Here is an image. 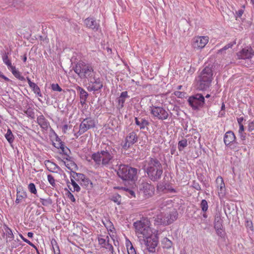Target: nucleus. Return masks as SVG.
I'll return each mask as SVG.
<instances>
[{
    "mask_svg": "<svg viewBox=\"0 0 254 254\" xmlns=\"http://www.w3.org/2000/svg\"><path fill=\"white\" fill-rule=\"evenodd\" d=\"M27 194L26 191L22 190L20 191V189H17L16 199L15 203L18 204L22 198H26Z\"/></svg>",
    "mask_w": 254,
    "mask_h": 254,
    "instance_id": "obj_30",
    "label": "nucleus"
},
{
    "mask_svg": "<svg viewBox=\"0 0 254 254\" xmlns=\"http://www.w3.org/2000/svg\"><path fill=\"white\" fill-rule=\"evenodd\" d=\"M235 44V43H230L225 46L223 48L220 49L218 51V53H222L223 51L226 50L230 48H232V46Z\"/></svg>",
    "mask_w": 254,
    "mask_h": 254,
    "instance_id": "obj_52",
    "label": "nucleus"
},
{
    "mask_svg": "<svg viewBox=\"0 0 254 254\" xmlns=\"http://www.w3.org/2000/svg\"><path fill=\"white\" fill-rule=\"evenodd\" d=\"M140 190L144 196L146 198H148L152 196L154 194L155 188L151 184L145 182L141 184Z\"/></svg>",
    "mask_w": 254,
    "mask_h": 254,
    "instance_id": "obj_12",
    "label": "nucleus"
},
{
    "mask_svg": "<svg viewBox=\"0 0 254 254\" xmlns=\"http://www.w3.org/2000/svg\"><path fill=\"white\" fill-rule=\"evenodd\" d=\"M147 177L151 181L158 182L163 174V166L160 161L156 158L149 157L143 167Z\"/></svg>",
    "mask_w": 254,
    "mask_h": 254,
    "instance_id": "obj_1",
    "label": "nucleus"
},
{
    "mask_svg": "<svg viewBox=\"0 0 254 254\" xmlns=\"http://www.w3.org/2000/svg\"><path fill=\"white\" fill-rule=\"evenodd\" d=\"M60 149L61 150L62 152L64 155H67V153H71L70 149L68 147L65 146V145L64 146H63V147H62V148H60Z\"/></svg>",
    "mask_w": 254,
    "mask_h": 254,
    "instance_id": "obj_55",
    "label": "nucleus"
},
{
    "mask_svg": "<svg viewBox=\"0 0 254 254\" xmlns=\"http://www.w3.org/2000/svg\"><path fill=\"white\" fill-rule=\"evenodd\" d=\"M192 187L197 190H201V187L198 183L196 182L195 181H193L192 182Z\"/></svg>",
    "mask_w": 254,
    "mask_h": 254,
    "instance_id": "obj_58",
    "label": "nucleus"
},
{
    "mask_svg": "<svg viewBox=\"0 0 254 254\" xmlns=\"http://www.w3.org/2000/svg\"><path fill=\"white\" fill-rule=\"evenodd\" d=\"M40 201L42 204L44 206H48L52 204L53 203L52 199L50 197H48L47 199L40 198Z\"/></svg>",
    "mask_w": 254,
    "mask_h": 254,
    "instance_id": "obj_41",
    "label": "nucleus"
},
{
    "mask_svg": "<svg viewBox=\"0 0 254 254\" xmlns=\"http://www.w3.org/2000/svg\"><path fill=\"white\" fill-rule=\"evenodd\" d=\"M8 69L10 70L12 74L14 75L16 78H19L20 76L19 72L16 69L15 66L11 65L9 67Z\"/></svg>",
    "mask_w": 254,
    "mask_h": 254,
    "instance_id": "obj_40",
    "label": "nucleus"
},
{
    "mask_svg": "<svg viewBox=\"0 0 254 254\" xmlns=\"http://www.w3.org/2000/svg\"><path fill=\"white\" fill-rule=\"evenodd\" d=\"M111 200L119 205L121 202V196L118 194H115L112 196Z\"/></svg>",
    "mask_w": 254,
    "mask_h": 254,
    "instance_id": "obj_45",
    "label": "nucleus"
},
{
    "mask_svg": "<svg viewBox=\"0 0 254 254\" xmlns=\"http://www.w3.org/2000/svg\"><path fill=\"white\" fill-rule=\"evenodd\" d=\"M236 137L232 131H227L224 136V142L226 146L235 141Z\"/></svg>",
    "mask_w": 254,
    "mask_h": 254,
    "instance_id": "obj_21",
    "label": "nucleus"
},
{
    "mask_svg": "<svg viewBox=\"0 0 254 254\" xmlns=\"http://www.w3.org/2000/svg\"><path fill=\"white\" fill-rule=\"evenodd\" d=\"M150 112L151 114L159 120H166L168 117V113L162 107L155 106L151 107Z\"/></svg>",
    "mask_w": 254,
    "mask_h": 254,
    "instance_id": "obj_11",
    "label": "nucleus"
},
{
    "mask_svg": "<svg viewBox=\"0 0 254 254\" xmlns=\"http://www.w3.org/2000/svg\"><path fill=\"white\" fill-rule=\"evenodd\" d=\"M103 223L105 227L107 228L108 231L111 232L113 231V229H115L114 226L112 222L109 220L106 219L105 221H103Z\"/></svg>",
    "mask_w": 254,
    "mask_h": 254,
    "instance_id": "obj_37",
    "label": "nucleus"
},
{
    "mask_svg": "<svg viewBox=\"0 0 254 254\" xmlns=\"http://www.w3.org/2000/svg\"><path fill=\"white\" fill-rule=\"evenodd\" d=\"M115 150L109 145L100 151L93 153L91 159L93 160L97 165L102 167H108L114 160Z\"/></svg>",
    "mask_w": 254,
    "mask_h": 254,
    "instance_id": "obj_2",
    "label": "nucleus"
},
{
    "mask_svg": "<svg viewBox=\"0 0 254 254\" xmlns=\"http://www.w3.org/2000/svg\"><path fill=\"white\" fill-rule=\"evenodd\" d=\"M209 38L207 36H197L192 39V46L194 49L201 50L208 43Z\"/></svg>",
    "mask_w": 254,
    "mask_h": 254,
    "instance_id": "obj_8",
    "label": "nucleus"
},
{
    "mask_svg": "<svg viewBox=\"0 0 254 254\" xmlns=\"http://www.w3.org/2000/svg\"><path fill=\"white\" fill-rule=\"evenodd\" d=\"M103 87V83L100 80L91 81L87 89L89 91H98Z\"/></svg>",
    "mask_w": 254,
    "mask_h": 254,
    "instance_id": "obj_23",
    "label": "nucleus"
},
{
    "mask_svg": "<svg viewBox=\"0 0 254 254\" xmlns=\"http://www.w3.org/2000/svg\"><path fill=\"white\" fill-rule=\"evenodd\" d=\"M216 183L218 190L219 193H223L225 190V186L223 178L219 176L216 180Z\"/></svg>",
    "mask_w": 254,
    "mask_h": 254,
    "instance_id": "obj_24",
    "label": "nucleus"
},
{
    "mask_svg": "<svg viewBox=\"0 0 254 254\" xmlns=\"http://www.w3.org/2000/svg\"><path fill=\"white\" fill-rule=\"evenodd\" d=\"M174 94L178 98H182L184 97L185 93L180 91H175Z\"/></svg>",
    "mask_w": 254,
    "mask_h": 254,
    "instance_id": "obj_61",
    "label": "nucleus"
},
{
    "mask_svg": "<svg viewBox=\"0 0 254 254\" xmlns=\"http://www.w3.org/2000/svg\"><path fill=\"white\" fill-rule=\"evenodd\" d=\"M74 70L81 78H91L94 73L92 66L82 61H79L76 64Z\"/></svg>",
    "mask_w": 254,
    "mask_h": 254,
    "instance_id": "obj_5",
    "label": "nucleus"
},
{
    "mask_svg": "<svg viewBox=\"0 0 254 254\" xmlns=\"http://www.w3.org/2000/svg\"><path fill=\"white\" fill-rule=\"evenodd\" d=\"M254 130V121L250 123L248 126V131L252 132Z\"/></svg>",
    "mask_w": 254,
    "mask_h": 254,
    "instance_id": "obj_62",
    "label": "nucleus"
},
{
    "mask_svg": "<svg viewBox=\"0 0 254 254\" xmlns=\"http://www.w3.org/2000/svg\"><path fill=\"white\" fill-rule=\"evenodd\" d=\"M138 170L135 168L131 167L128 165L121 164L117 172L118 176L123 181H135L137 180V173Z\"/></svg>",
    "mask_w": 254,
    "mask_h": 254,
    "instance_id": "obj_3",
    "label": "nucleus"
},
{
    "mask_svg": "<svg viewBox=\"0 0 254 254\" xmlns=\"http://www.w3.org/2000/svg\"><path fill=\"white\" fill-rule=\"evenodd\" d=\"M227 146L233 150L238 151L239 148V143L237 141L236 139L235 141H233L232 143H230V144H228Z\"/></svg>",
    "mask_w": 254,
    "mask_h": 254,
    "instance_id": "obj_39",
    "label": "nucleus"
},
{
    "mask_svg": "<svg viewBox=\"0 0 254 254\" xmlns=\"http://www.w3.org/2000/svg\"><path fill=\"white\" fill-rule=\"evenodd\" d=\"M66 194L67 197L70 199L72 202H74L75 201L74 195L69 191L68 190Z\"/></svg>",
    "mask_w": 254,
    "mask_h": 254,
    "instance_id": "obj_59",
    "label": "nucleus"
},
{
    "mask_svg": "<svg viewBox=\"0 0 254 254\" xmlns=\"http://www.w3.org/2000/svg\"><path fill=\"white\" fill-rule=\"evenodd\" d=\"M64 162V164L65 166H66V167L68 169L71 170V171H72V167H77L76 164L72 160H71L70 161H69V163H67V164H66V163L65 162Z\"/></svg>",
    "mask_w": 254,
    "mask_h": 254,
    "instance_id": "obj_50",
    "label": "nucleus"
},
{
    "mask_svg": "<svg viewBox=\"0 0 254 254\" xmlns=\"http://www.w3.org/2000/svg\"><path fill=\"white\" fill-rule=\"evenodd\" d=\"M2 60L3 63L9 67L10 66L12 65L11 62L10 60L8 59V56L7 54H5L2 57Z\"/></svg>",
    "mask_w": 254,
    "mask_h": 254,
    "instance_id": "obj_48",
    "label": "nucleus"
},
{
    "mask_svg": "<svg viewBox=\"0 0 254 254\" xmlns=\"http://www.w3.org/2000/svg\"><path fill=\"white\" fill-rule=\"evenodd\" d=\"M125 102V99L119 97L118 98V103L120 108H122L124 107Z\"/></svg>",
    "mask_w": 254,
    "mask_h": 254,
    "instance_id": "obj_60",
    "label": "nucleus"
},
{
    "mask_svg": "<svg viewBox=\"0 0 254 254\" xmlns=\"http://www.w3.org/2000/svg\"><path fill=\"white\" fill-rule=\"evenodd\" d=\"M244 13V10L242 9H240L238 11L236 12V19L238 17H241Z\"/></svg>",
    "mask_w": 254,
    "mask_h": 254,
    "instance_id": "obj_63",
    "label": "nucleus"
},
{
    "mask_svg": "<svg viewBox=\"0 0 254 254\" xmlns=\"http://www.w3.org/2000/svg\"><path fill=\"white\" fill-rule=\"evenodd\" d=\"M208 203L205 199H202L200 203V207L203 212H206L208 210Z\"/></svg>",
    "mask_w": 254,
    "mask_h": 254,
    "instance_id": "obj_43",
    "label": "nucleus"
},
{
    "mask_svg": "<svg viewBox=\"0 0 254 254\" xmlns=\"http://www.w3.org/2000/svg\"><path fill=\"white\" fill-rule=\"evenodd\" d=\"M24 113L27 115V116L31 118V119H34L35 118V114L33 110V109L31 108H29L27 109L26 111L24 112Z\"/></svg>",
    "mask_w": 254,
    "mask_h": 254,
    "instance_id": "obj_46",
    "label": "nucleus"
},
{
    "mask_svg": "<svg viewBox=\"0 0 254 254\" xmlns=\"http://www.w3.org/2000/svg\"><path fill=\"white\" fill-rule=\"evenodd\" d=\"M20 237L22 239V240L26 242V243L28 244L30 246H32V247L34 248L36 251H37V252L38 254H39V252L37 249V248H36V247L30 241H29L28 240H27V239L25 238L22 235H20Z\"/></svg>",
    "mask_w": 254,
    "mask_h": 254,
    "instance_id": "obj_51",
    "label": "nucleus"
},
{
    "mask_svg": "<svg viewBox=\"0 0 254 254\" xmlns=\"http://www.w3.org/2000/svg\"><path fill=\"white\" fill-rule=\"evenodd\" d=\"M216 230V232L217 235L223 238L224 237L225 233L223 231V228H220V229H215Z\"/></svg>",
    "mask_w": 254,
    "mask_h": 254,
    "instance_id": "obj_56",
    "label": "nucleus"
},
{
    "mask_svg": "<svg viewBox=\"0 0 254 254\" xmlns=\"http://www.w3.org/2000/svg\"><path fill=\"white\" fill-rule=\"evenodd\" d=\"M150 221L144 219L134 223L136 233L141 234L143 237L146 236H151L152 231L150 227Z\"/></svg>",
    "mask_w": 254,
    "mask_h": 254,
    "instance_id": "obj_6",
    "label": "nucleus"
},
{
    "mask_svg": "<svg viewBox=\"0 0 254 254\" xmlns=\"http://www.w3.org/2000/svg\"><path fill=\"white\" fill-rule=\"evenodd\" d=\"M245 225L246 227L248 229H249L252 231H254V226H253V222L251 220L246 219L245 221Z\"/></svg>",
    "mask_w": 254,
    "mask_h": 254,
    "instance_id": "obj_49",
    "label": "nucleus"
},
{
    "mask_svg": "<svg viewBox=\"0 0 254 254\" xmlns=\"http://www.w3.org/2000/svg\"><path fill=\"white\" fill-rule=\"evenodd\" d=\"M51 88L54 91L61 92L62 91V88L58 84H52Z\"/></svg>",
    "mask_w": 254,
    "mask_h": 254,
    "instance_id": "obj_53",
    "label": "nucleus"
},
{
    "mask_svg": "<svg viewBox=\"0 0 254 254\" xmlns=\"http://www.w3.org/2000/svg\"><path fill=\"white\" fill-rule=\"evenodd\" d=\"M29 86L34 91V92L39 97H42V95L41 93L40 89L38 87V86L35 83L31 81V80H27Z\"/></svg>",
    "mask_w": 254,
    "mask_h": 254,
    "instance_id": "obj_29",
    "label": "nucleus"
},
{
    "mask_svg": "<svg viewBox=\"0 0 254 254\" xmlns=\"http://www.w3.org/2000/svg\"><path fill=\"white\" fill-rule=\"evenodd\" d=\"M164 218L163 217V213H161L159 215H156L155 217H153L152 218V221H153L154 224L155 225H163L166 226L165 223V221L164 220Z\"/></svg>",
    "mask_w": 254,
    "mask_h": 254,
    "instance_id": "obj_26",
    "label": "nucleus"
},
{
    "mask_svg": "<svg viewBox=\"0 0 254 254\" xmlns=\"http://www.w3.org/2000/svg\"><path fill=\"white\" fill-rule=\"evenodd\" d=\"M47 178L48 182L52 185V186L54 188H56L57 184L55 183V180L53 176L50 174L48 175Z\"/></svg>",
    "mask_w": 254,
    "mask_h": 254,
    "instance_id": "obj_47",
    "label": "nucleus"
},
{
    "mask_svg": "<svg viewBox=\"0 0 254 254\" xmlns=\"http://www.w3.org/2000/svg\"><path fill=\"white\" fill-rule=\"evenodd\" d=\"M157 192L158 193H167L168 192H176V190L171 188L170 185L165 182H160L156 187Z\"/></svg>",
    "mask_w": 254,
    "mask_h": 254,
    "instance_id": "obj_14",
    "label": "nucleus"
},
{
    "mask_svg": "<svg viewBox=\"0 0 254 254\" xmlns=\"http://www.w3.org/2000/svg\"><path fill=\"white\" fill-rule=\"evenodd\" d=\"M162 243L163 248L167 249H170L173 245L172 242L166 237L163 239Z\"/></svg>",
    "mask_w": 254,
    "mask_h": 254,
    "instance_id": "obj_33",
    "label": "nucleus"
},
{
    "mask_svg": "<svg viewBox=\"0 0 254 254\" xmlns=\"http://www.w3.org/2000/svg\"><path fill=\"white\" fill-rule=\"evenodd\" d=\"M188 102L193 110L198 111L203 107L205 104V98L201 94L197 93L189 97Z\"/></svg>",
    "mask_w": 254,
    "mask_h": 254,
    "instance_id": "obj_7",
    "label": "nucleus"
},
{
    "mask_svg": "<svg viewBox=\"0 0 254 254\" xmlns=\"http://www.w3.org/2000/svg\"><path fill=\"white\" fill-rule=\"evenodd\" d=\"M84 22L86 27L94 31H97L100 27V24L93 18H87Z\"/></svg>",
    "mask_w": 254,
    "mask_h": 254,
    "instance_id": "obj_18",
    "label": "nucleus"
},
{
    "mask_svg": "<svg viewBox=\"0 0 254 254\" xmlns=\"http://www.w3.org/2000/svg\"><path fill=\"white\" fill-rule=\"evenodd\" d=\"M48 170L51 172H55V170L57 169L59 170H61L60 167L56 163L49 160H46L44 162Z\"/></svg>",
    "mask_w": 254,
    "mask_h": 254,
    "instance_id": "obj_27",
    "label": "nucleus"
},
{
    "mask_svg": "<svg viewBox=\"0 0 254 254\" xmlns=\"http://www.w3.org/2000/svg\"><path fill=\"white\" fill-rule=\"evenodd\" d=\"M71 184L73 187V190H72L71 189L69 188V189L72 191L74 192L75 191L77 192H79L80 190V188L79 185L74 181L73 179H71Z\"/></svg>",
    "mask_w": 254,
    "mask_h": 254,
    "instance_id": "obj_42",
    "label": "nucleus"
},
{
    "mask_svg": "<svg viewBox=\"0 0 254 254\" xmlns=\"http://www.w3.org/2000/svg\"><path fill=\"white\" fill-rule=\"evenodd\" d=\"M138 140V136L136 133L132 131L129 133L126 136L125 142L122 143L121 145L125 150L128 149L131 146L134 144Z\"/></svg>",
    "mask_w": 254,
    "mask_h": 254,
    "instance_id": "obj_10",
    "label": "nucleus"
},
{
    "mask_svg": "<svg viewBox=\"0 0 254 254\" xmlns=\"http://www.w3.org/2000/svg\"><path fill=\"white\" fill-rule=\"evenodd\" d=\"M37 122L40 127L44 130H47L50 127V123L43 115L39 116Z\"/></svg>",
    "mask_w": 254,
    "mask_h": 254,
    "instance_id": "obj_19",
    "label": "nucleus"
},
{
    "mask_svg": "<svg viewBox=\"0 0 254 254\" xmlns=\"http://www.w3.org/2000/svg\"><path fill=\"white\" fill-rule=\"evenodd\" d=\"M254 55V51L251 47L247 46L237 53L238 59H251Z\"/></svg>",
    "mask_w": 254,
    "mask_h": 254,
    "instance_id": "obj_13",
    "label": "nucleus"
},
{
    "mask_svg": "<svg viewBox=\"0 0 254 254\" xmlns=\"http://www.w3.org/2000/svg\"><path fill=\"white\" fill-rule=\"evenodd\" d=\"M74 70L81 78H91L94 73L92 66L82 61H79L76 64Z\"/></svg>",
    "mask_w": 254,
    "mask_h": 254,
    "instance_id": "obj_4",
    "label": "nucleus"
},
{
    "mask_svg": "<svg viewBox=\"0 0 254 254\" xmlns=\"http://www.w3.org/2000/svg\"><path fill=\"white\" fill-rule=\"evenodd\" d=\"M188 145L187 140L184 138L178 142V149L179 151H182Z\"/></svg>",
    "mask_w": 254,
    "mask_h": 254,
    "instance_id": "obj_36",
    "label": "nucleus"
},
{
    "mask_svg": "<svg viewBox=\"0 0 254 254\" xmlns=\"http://www.w3.org/2000/svg\"><path fill=\"white\" fill-rule=\"evenodd\" d=\"M29 191L34 194H37V191L35 185L34 183H31L28 185V186Z\"/></svg>",
    "mask_w": 254,
    "mask_h": 254,
    "instance_id": "obj_44",
    "label": "nucleus"
},
{
    "mask_svg": "<svg viewBox=\"0 0 254 254\" xmlns=\"http://www.w3.org/2000/svg\"><path fill=\"white\" fill-rule=\"evenodd\" d=\"M135 124L139 127L140 129H143L149 125V122L143 118H135Z\"/></svg>",
    "mask_w": 254,
    "mask_h": 254,
    "instance_id": "obj_25",
    "label": "nucleus"
},
{
    "mask_svg": "<svg viewBox=\"0 0 254 254\" xmlns=\"http://www.w3.org/2000/svg\"><path fill=\"white\" fill-rule=\"evenodd\" d=\"M5 137L10 144L13 142L14 137L10 129L8 128L7 129V132L5 134Z\"/></svg>",
    "mask_w": 254,
    "mask_h": 254,
    "instance_id": "obj_34",
    "label": "nucleus"
},
{
    "mask_svg": "<svg viewBox=\"0 0 254 254\" xmlns=\"http://www.w3.org/2000/svg\"><path fill=\"white\" fill-rule=\"evenodd\" d=\"M223 220L221 217L220 213L216 214L214 221V229L223 228Z\"/></svg>",
    "mask_w": 254,
    "mask_h": 254,
    "instance_id": "obj_28",
    "label": "nucleus"
},
{
    "mask_svg": "<svg viewBox=\"0 0 254 254\" xmlns=\"http://www.w3.org/2000/svg\"><path fill=\"white\" fill-rule=\"evenodd\" d=\"M98 241L99 244L101 246L102 248H105L106 250H108L112 254H114V248L112 244L109 243V238L108 236H106L105 239L100 238L98 236Z\"/></svg>",
    "mask_w": 254,
    "mask_h": 254,
    "instance_id": "obj_16",
    "label": "nucleus"
},
{
    "mask_svg": "<svg viewBox=\"0 0 254 254\" xmlns=\"http://www.w3.org/2000/svg\"><path fill=\"white\" fill-rule=\"evenodd\" d=\"M77 90L79 91L80 98L87 99L88 96V93L85 91L82 88L78 86Z\"/></svg>",
    "mask_w": 254,
    "mask_h": 254,
    "instance_id": "obj_38",
    "label": "nucleus"
},
{
    "mask_svg": "<svg viewBox=\"0 0 254 254\" xmlns=\"http://www.w3.org/2000/svg\"><path fill=\"white\" fill-rule=\"evenodd\" d=\"M128 96L127 95V91H123L121 93V95L120 96V97L122 98L125 99L126 98H127Z\"/></svg>",
    "mask_w": 254,
    "mask_h": 254,
    "instance_id": "obj_64",
    "label": "nucleus"
},
{
    "mask_svg": "<svg viewBox=\"0 0 254 254\" xmlns=\"http://www.w3.org/2000/svg\"><path fill=\"white\" fill-rule=\"evenodd\" d=\"M163 217L164 220L165 221V224L169 225L172 224L174 221H175L178 217V213L176 211L171 212L169 213L163 214Z\"/></svg>",
    "mask_w": 254,
    "mask_h": 254,
    "instance_id": "obj_17",
    "label": "nucleus"
},
{
    "mask_svg": "<svg viewBox=\"0 0 254 254\" xmlns=\"http://www.w3.org/2000/svg\"><path fill=\"white\" fill-rule=\"evenodd\" d=\"M212 80H198L196 84V89L199 91H205L208 89L211 85Z\"/></svg>",
    "mask_w": 254,
    "mask_h": 254,
    "instance_id": "obj_20",
    "label": "nucleus"
},
{
    "mask_svg": "<svg viewBox=\"0 0 254 254\" xmlns=\"http://www.w3.org/2000/svg\"><path fill=\"white\" fill-rule=\"evenodd\" d=\"M6 236L9 238V241L11 240L13 238V234L11 229L7 227L6 230Z\"/></svg>",
    "mask_w": 254,
    "mask_h": 254,
    "instance_id": "obj_54",
    "label": "nucleus"
},
{
    "mask_svg": "<svg viewBox=\"0 0 254 254\" xmlns=\"http://www.w3.org/2000/svg\"><path fill=\"white\" fill-rule=\"evenodd\" d=\"M53 145L57 148L60 149L64 146V143L63 141H61L59 143H53Z\"/></svg>",
    "mask_w": 254,
    "mask_h": 254,
    "instance_id": "obj_57",
    "label": "nucleus"
},
{
    "mask_svg": "<svg viewBox=\"0 0 254 254\" xmlns=\"http://www.w3.org/2000/svg\"><path fill=\"white\" fill-rule=\"evenodd\" d=\"M70 174L71 175H72V174H73V175H75V176H76V179H75V180L77 182H82L83 180H84L85 178H86L87 177L83 174H81V173H76L73 171H70Z\"/></svg>",
    "mask_w": 254,
    "mask_h": 254,
    "instance_id": "obj_35",
    "label": "nucleus"
},
{
    "mask_svg": "<svg viewBox=\"0 0 254 254\" xmlns=\"http://www.w3.org/2000/svg\"><path fill=\"white\" fill-rule=\"evenodd\" d=\"M145 244L150 253H154L158 245V238L156 236H146L144 237Z\"/></svg>",
    "mask_w": 254,
    "mask_h": 254,
    "instance_id": "obj_9",
    "label": "nucleus"
},
{
    "mask_svg": "<svg viewBox=\"0 0 254 254\" xmlns=\"http://www.w3.org/2000/svg\"><path fill=\"white\" fill-rule=\"evenodd\" d=\"M80 184L82 187H83L87 190L91 189L92 188V183L87 177L80 182Z\"/></svg>",
    "mask_w": 254,
    "mask_h": 254,
    "instance_id": "obj_31",
    "label": "nucleus"
},
{
    "mask_svg": "<svg viewBox=\"0 0 254 254\" xmlns=\"http://www.w3.org/2000/svg\"><path fill=\"white\" fill-rule=\"evenodd\" d=\"M126 247L127 250L128 254H136L135 249L133 247L130 241L128 240L126 242Z\"/></svg>",
    "mask_w": 254,
    "mask_h": 254,
    "instance_id": "obj_32",
    "label": "nucleus"
},
{
    "mask_svg": "<svg viewBox=\"0 0 254 254\" xmlns=\"http://www.w3.org/2000/svg\"><path fill=\"white\" fill-rule=\"evenodd\" d=\"M213 73L211 67H205L201 71L200 75V79H211Z\"/></svg>",
    "mask_w": 254,
    "mask_h": 254,
    "instance_id": "obj_22",
    "label": "nucleus"
},
{
    "mask_svg": "<svg viewBox=\"0 0 254 254\" xmlns=\"http://www.w3.org/2000/svg\"><path fill=\"white\" fill-rule=\"evenodd\" d=\"M95 127V121L91 118H87L81 122L79 125L81 131L83 130L85 132L88 129Z\"/></svg>",
    "mask_w": 254,
    "mask_h": 254,
    "instance_id": "obj_15",
    "label": "nucleus"
}]
</instances>
